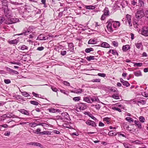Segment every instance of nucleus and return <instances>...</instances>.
I'll return each mask as SVG.
<instances>
[{"mask_svg": "<svg viewBox=\"0 0 148 148\" xmlns=\"http://www.w3.org/2000/svg\"><path fill=\"white\" fill-rule=\"evenodd\" d=\"M107 23H108L106 26L107 27L108 31L110 32H112L113 31L112 25L114 28L116 29L120 25V23L119 21H114L112 19L108 20Z\"/></svg>", "mask_w": 148, "mask_h": 148, "instance_id": "1", "label": "nucleus"}, {"mask_svg": "<svg viewBox=\"0 0 148 148\" xmlns=\"http://www.w3.org/2000/svg\"><path fill=\"white\" fill-rule=\"evenodd\" d=\"M83 100L85 101L90 103H92L94 101H98L99 99H98L93 98L90 96L84 97H83Z\"/></svg>", "mask_w": 148, "mask_h": 148, "instance_id": "2", "label": "nucleus"}, {"mask_svg": "<svg viewBox=\"0 0 148 148\" xmlns=\"http://www.w3.org/2000/svg\"><path fill=\"white\" fill-rule=\"evenodd\" d=\"M145 16L144 10L143 9L138 10L135 13V17L139 20L143 17Z\"/></svg>", "mask_w": 148, "mask_h": 148, "instance_id": "3", "label": "nucleus"}, {"mask_svg": "<svg viewBox=\"0 0 148 148\" xmlns=\"http://www.w3.org/2000/svg\"><path fill=\"white\" fill-rule=\"evenodd\" d=\"M4 10V15L5 17L9 20L12 16V14L11 11L8 8H5L3 7Z\"/></svg>", "mask_w": 148, "mask_h": 148, "instance_id": "4", "label": "nucleus"}, {"mask_svg": "<svg viewBox=\"0 0 148 148\" xmlns=\"http://www.w3.org/2000/svg\"><path fill=\"white\" fill-rule=\"evenodd\" d=\"M141 34L145 36H148V27H144L141 30Z\"/></svg>", "mask_w": 148, "mask_h": 148, "instance_id": "5", "label": "nucleus"}, {"mask_svg": "<svg viewBox=\"0 0 148 148\" xmlns=\"http://www.w3.org/2000/svg\"><path fill=\"white\" fill-rule=\"evenodd\" d=\"M78 108L80 110H83L87 108L86 103H79L78 106Z\"/></svg>", "mask_w": 148, "mask_h": 148, "instance_id": "6", "label": "nucleus"}, {"mask_svg": "<svg viewBox=\"0 0 148 148\" xmlns=\"http://www.w3.org/2000/svg\"><path fill=\"white\" fill-rule=\"evenodd\" d=\"M9 22L8 23H8V24H12L16 23L17 22L19 21V19L16 18H11V17L9 20Z\"/></svg>", "mask_w": 148, "mask_h": 148, "instance_id": "7", "label": "nucleus"}, {"mask_svg": "<svg viewBox=\"0 0 148 148\" xmlns=\"http://www.w3.org/2000/svg\"><path fill=\"white\" fill-rule=\"evenodd\" d=\"M86 124L89 125H91L93 127H96L97 125L93 121L90 120H88L86 122Z\"/></svg>", "mask_w": 148, "mask_h": 148, "instance_id": "8", "label": "nucleus"}, {"mask_svg": "<svg viewBox=\"0 0 148 148\" xmlns=\"http://www.w3.org/2000/svg\"><path fill=\"white\" fill-rule=\"evenodd\" d=\"M135 45L136 48L138 49H140L141 50L143 49V46L142 43L141 42L136 43L135 44Z\"/></svg>", "mask_w": 148, "mask_h": 148, "instance_id": "9", "label": "nucleus"}, {"mask_svg": "<svg viewBox=\"0 0 148 148\" xmlns=\"http://www.w3.org/2000/svg\"><path fill=\"white\" fill-rule=\"evenodd\" d=\"M18 111L22 114L25 115L30 116V113L29 112V111L27 110L24 109H21L18 110Z\"/></svg>", "mask_w": 148, "mask_h": 148, "instance_id": "10", "label": "nucleus"}, {"mask_svg": "<svg viewBox=\"0 0 148 148\" xmlns=\"http://www.w3.org/2000/svg\"><path fill=\"white\" fill-rule=\"evenodd\" d=\"M62 115L63 117L62 119H64L66 120H68L70 119L69 115L66 112L62 113Z\"/></svg>", "mask_w": 148, "mask_h": 148, "instance_id": "11", "label": "nucleus"}, {"mask_svg": "<svg viewBox=\"0 0 148 148\" xmlns=\"http://www.w3.org/2000/svg\"><path fill=\"white\" fill-rule=\"evenodd\" d=\"M83 92L84 91L82 89L79 88L75 89L73 91H71V92L76 94H80Z\"/></svg>", "mask_w": 148, "mask_h": 148, "instance_id": "12", "label": "nucleus"}, {"mask_svg": "<svg viewBox=\"0 0 148 148\" xmlns=\"http://www.w3.org/2000/svg\"><path fill=\"white\" fill-rule=\"evenodd\" d=\"M68 47L69 50L71 52H73L74 51V45L73 43H69Z\"/></svg>", "mask_w": 148, "mask_h": 148, "instance_id": "13", "label": "nucleus"}, {"mask_svg": "<svg viewBox=\"0 0 148 148\" xmlns=\"http://www.w3.org/2000/svg\"><path fill=\"white\" fill-rule=\"evenodd\" d=\"M29 29H27V28L25 29L23 31V32L19 34L18 35H26L28 34V33H29L30 32Z\"/></svg>", "mask_w": 148, "mask_h": 148, "instance_id": "14", "label": "nucleus"}, {"mask_svg": "<svg viewBox=\"0 0 148 148\" xmlns=\"http://www.w3.org/2000/svg\"><path fill=\"white\" fill-rule=\"evenodd\" d=\"M103 12V14L106 15V16H108L109 15V11L108 8L106 7Z\"/></svg>", "mask_w": 148, "mask_h": 148, "instance_id": "15", "label": "nucleus"}, {"mask_svg": "<svg viewBox=\"0 0 148 148\" xmlns=\"http://www.w3.org/2000/svg\"><path fill=\"white\" fill-rule=\"evenodd\" d=\"M99 46L103 47L106 48H108L110 47V45L106 42H103Z\"/></svg>", "mask_w": 148, "mask_h": 148, "instance_id": "16", "label": "nucleus"}, {"mask_svg": "<svg viewBox=\"0 0 148 148\" xmlns=\"http://www.w3.org/2000/svg\"><path fill=\"white\" fill-rule=\"evenodd\" d=\"M134 123L138 128L141 129L142 128L141 124L139 121H138L135 120L134 121Z\"/></svg>", "mask_w": 148, "mask_h": 148, "instance_id": "17", "label": "nucleus"}, {"mask_svg": "<svg viewBox=\"0 0 148 148\" xmlns=\"http://www.w3.org/2000/svg\"><path fill=\"white\" fill-rule=\"evenodd\" d=\"M134 74L135 76L137 77H138L142 75L141 73L139 70L137 71L134 72Z\"/></svg>", "mask_w": 148, "mask_h": 148, "instance_id": "18", "label": "nucleus"}, {"mask_svg": "<svg viewBox=\"0 0 148 148\" xmlns=\"http://www.w3.org/2000/svg\"><path fill=\"white\" fill-rule=\"evenodd\" d=\"M97 43V41L95 39H90L88 41V43L91 44H95Z\"/></svg>", "mask_w": 148, "mask_h": 148, "instance_id": "19", "label": "nucleus"}, {"mask_svg": "<svg viewBox=\"0 0 148 148\" xmlns=\"http://www.w3.org/2000/svg\"><path fill=\"white\" fill-rule=\"evenodd\" d=\"M130 47L129 45H126L123 46L122 49L123 51H125L130 49Z\"/></svg>", "mask_w": 148, "mask_h": 148, "instance_id": "20", "label": "nucleus"}, {"mask_svg": "<svg viewBox=\"0 0 148 148\" xmlns=\"http://www.w3.org/2000/svg\"><path fill=\"white\" fill-rule=\"evenodd\" d=\"M3 5L5 6L4 8H8V2L6 0H3Z\"/></svg>", "mask_w": 148, "mask_h": 148, "instance_id": "21", "label": "nucleus"}, {"mask_svg": "<svg viewBox=\"0 0 148 148\" xmlns=\"http://www.w3.org/2000/svg\"><path fill=\"white\" fill-rule=\"evenodd\" d=\"M43 35H40L38 37V38L40 40H45L47 39L48 38V37H47V38H46L45 37L42 36Z\"/></svg>", "mask_w": 148, "mask_h": 148, "instance_id": "22", "label": "nucleus"}, {"mask_svg": "<svg viewBox=\"0 0 148 148\" xmlns=\"http://www.w3.org/2000/svg\"><path fill=\"white\" fill-rule=\"evenodd\" d=\"M95 56H88L86 58L87 60L88 61H90L92 60H94L95 59Z\"/></svg>", "mask_w": 148, "mask_h": 148, "instance_id": "23", "label": "nucleus"}, {"mask_svg": "<svg viewBox=\"0 0 148 148\" xmlns=\"http://www.w3.org/2000/svg\"><path fill=\"white\" fill-rule=\"evenodd\" d=\"M16 99H18L20 101H25L23 97L20 95H18L16 96Z\"/></svg>", "mask_w": 148, "mask_h": 148, "instance_id": "24", "label": "nucleus"}, {"mask_svg": "<svg viewBox=\"0 0 148 148\" xmlns=\"http://www.w3.org/2000/svg\"><path fill=\"white\" fill-rule=\"evenodd\" d=\"M103 120L106 121V123L107 124H109L111 123V121H110V118L108 117L105 118L103 119Z\"/></svg>", "mask_w": 148, "mask_h": 148, "instance_id": "25", "label": "nucleus"}, {"mask_svg": "<svg viewBox=\"0 0 148 148\" xmlns=\"http://www.w3.org/2000/svg\"><path fill=\"white\" fill-rule=\"evenodd\" d=\"M91 106H95V108L97 110H99L101 108V105L99 104H97L95 105L92 104L91 105Z\"/></svg>", "mask_w": 148, "mask_h": 148, "instance_id": "26", "label": "nucleus"}, {"mask_svg": "<svg viewBox=\"0 0 148 148\" xmlns=\"http://www.w3.org/2000/svg\"><path fill=\"white\" fill-rule=\"evenodd\" d=\"M123 145L125 148H132L131 145L127 143H124Z\"/></svg>", "mask_w": 148, "mask_h": 148, "instance_id": "27", "label": "nucleus"}, {"mask_svg": "<svg viewBox=\"0 0 148 148\" xmlns=\"http://www.w3.org/2000/svg\"><path fill=\"white\" fill-rule=\"evenodd\" d=\"M112 97L116 99H120L119 96L117 94H115L113 95L112 96Z\"/></svg>", "mask_w": 148, "mask_h": 148, "instance_id": "28", "label": "nucleus"}, {"mask_svg": "<svg viewBox=\"0 0 148 148\" xmlns=\"http://www.w3.org/2000/svg\"><path fill=\"white\" fill-rule=\"evenodd\" d=\"M18 42V41L16 39L10 40L9 41V43L11 44H16Z\"/></svg>", "mask_w": 148, "mask_h": 148, "instance_id": "29", "label": "nucleus"}, {"mask_svg": "<svg viewBox=\"0 0 148 148\" xmlns=\"http://www.w3.org/2000/svg\"><path fill=\"white\" fill-rule=\"evenodd\" d=\"M108 134L110 136H116L117 134L115 133H114L113 131H110L108 132Z\"/></svg>", "mask_w": 148, "mask_h": 148, "instance_id": "30", "label": "nucleus"}, {"mask_svg": "<svg viewBox=\"0 0 148 148\" xmlns=\"http://www.w3.org/2000/svg\"><path fill=\"white\" fill-rule=\"evenodd\" d=\"M19 48H20L22 50H24L25 49H27L28 47L25 45H23L22 46H20Z\"/></svg>", "mask_w": 148, "mask_h": 148, "instance_id": "31", "label": "nucleus"}, {"mask_svg": "<svg viewBox=\"0 0 148 148\" xmlns=\"http://www.w3.org/2000/svg\"><path fill=\"white\" fill-rule=\"evenodd\" d=\"M93 51V49L92 48L90 47L86 49L85 50V51L87 53H88L91 51Z\"/></svg>", "mask_w": 148, "mask_h": 148, "instance_id": "32", "label": "nucleus"}, {"mask_svg": "<svg viewBox=\"0 0 148 148\" xmlns=\"http://www.w3.org/2000/svg\"><path fill=\"white\" fill-rule=\"evenodd\" d=\"M48 110L50 112L55 113L57 112V110L54 108H49Z\"/></svg>", "mask_w": 148, "mask_h": 148, "instance_id": "33", "label": "nucleus"}, {"mask_svg": "<svg viewBox=\"0 0 148 148\" xmlns=\"http://www.w3.org/2000/svg\"><path fill=\"white\" fill-rule=\"evenodd\" d=\"M126 120L128 122H133V119L131 117H127L126 118Z\"/></svg>", "mask_w": 148, "mask_h": 148, "instance_id": "34", "label": "nucleus"}, {"mask_svg": "<svg viewBox=\"0 0 148 148\" xmlns=\"http://www.w3.org/2000/svg\"><path fill=\"white\" fill-rule=\"evenodd\" d=\"M126 87H127L130 85V84L127 81H125L123 83H122Z\"/></svg>", "mask_w": 148, "mask_h": 148, "instance_id": "35", "label": "nucleus"}, {"mask_svg": "<svg viewBox=\"0 0 148 148\" xmlns=\"http://www.w3.org/2000/svg\"><path fill=\"white\" fill-rule=\"evenodd\" d=\"M80 97H74L73 98V100L75 101H78L80 100Z\"/></svg>", "mask_w": 148, "mask_h": 148, "instance_id": "36", "label": "nucleus"}, {"mask_svg": "<svg viewBox=\"0 0 148 148\" xmlns=\"http://www.w3.org/2000/svg\"><path fill=\"white\" fill-rule=\"evenodd\" d=\"M30 102L31 104L36 106L38 105L39 104L38 102L34 101H30Z\"/></svg>", "mask_w": 148, "mask_h": 148, "instance_id": "37", "label": "nucleus"}, {"mask_svg": "<svg viewBox=\"0 0 148 148\" xmlns=\"http://www.w3.org/2000/svg\"><path fill=\"white\" fill-rule=\"evenodd\" d=\"M22 95L25 97H28L29 96V95L26 92H21Z\"/></svg>", "mask_w": 148, "mask_h": 148, "instance_id": "38", "label": "nucleus"}, {"mask_svg": "<svg viewBox=\"0 0 148 148\" xmlns=\"http://www.w3.org/2000/svg\"><path fill=\"white\" fill-rule=\"evenodd\" d=\"M110 90L116 93H117L118 92L117 90L115 87H112L110 88Z\"/></svg>", "mask_w": 148, "mask_h": 148, "instance_id": "39", "label": "nucleus"}, {"mask_svg": "<svg viewBox=\"0 0 148 148\" xmlns=\"http://www.w3.org/2000/svg\"><path fill=\"white\" fill-rule=\"evenodd\" d=\"M112 109L113 110H116V111H117L119 112H121V109L117 107H112Z\"/></svg>", "mask_w": 148, "mask_h": 148, "instance_id": "40", "label": "nucleus"}, {"mask_svg": "<svg viewBox=\"0 0 148 148\" xmlns=\"http://www.w3.org/2000/svg\"><path fill=\"white\" fill-rule=\"evenodd\" d=\"M144 3L143 1L142 0H139L138 1V5L139 6H142L144 5Z\"/></svg>", "mask_w": 148, "mask_h": 148, "instance_id": "41", "label": "nucleus"}, {"mask_svg": "<svg viewBox=\"0 0 148 148\" xmlns=\"http://www.w3.org/2000/svg\"><path fill=\"white\" fill-rule=\"evenodd\" d=\"M142 63H141L138 62V63H136L134 64V66H138L140 67L142 66Z\"/></svg>", "mask_w": 148, "mask_h": 148, "instance_id": "42", "label": "nucleus"}, {"mask_svg": "<svg viewBox=\"0 0 148 148\" xmlns=\"http://www.w3.org/2000/svg\"><path fill=\"white\" fill-rule=\"evenodd\" d=\"M139 121L142 123H143L145 122V119L143 116H140L139 118Z\"/></svg>", "mask_w": 148, "mask_h": 148, "instance_id": "43", "label": "nucleus"}, {"mask_svg": "<svg viewBox=\"0 0 148 148\" xmlns=\"http://www.w3.org/2000/svg\"><path fill=\"white\" fill-rule=\"evenodd\" d=\"M85 8L87 9H93L94 8V6L92 5H88L86 6Z\"/></svg>", "mask_w": 148, "mask_h": 148, "instance_id": "44", "label": "nucleus"}, {"mask_svg": "<svg viewBox=\"0 0 148 148\" xmlns=\"http://www.w3.org/2000/svg\"><path fill=\"white\" fill-rule=\"evenodd\" d=\"M41 2L44 5V7L46 8L47 7V5L46 4V0H41Z\"/></svg>", "mask_w": 148, "mask_h": 148, "instance_id": "45", "label": "nucleus"}, {"mask_svg": "<svg viewBox=\"0 0 148 148\" xmlns=\"http://www.w3.org/2000/svg\"><path fill=\"white\" fill-rule=\"evenodd\" d=\"M34 145L41 147L42 145L41 144L37 142H34Z\"/></svg>", "mask_w": 148, "mask_h": 148, "instance_id": "46", "label": "nucleus"}, {"mask_svg": "<svg viewBox=\"0 0 148 148\" xmlns=\"http://www.w3.org/2000/svg\"><path fill=\"white\" fill-rule=\"evenodd\" d=\"M138 21L136 20H135L134 21H133V24L134 25V26L135 27H137V23H138Z\"/></svg>", "mask_w": 148, "mask_h": 148, "instance_id": "47", "label": "nucleus"}, {"mask_svg": "<svg viewBox=\"0 0 148 148\" xmlns=\"http://www.w3.org/2000/svg\"><path fill=\"white\" fill-rule=\"evenodd\" d=\"M126 18L127 21H131V16L129 14H127L126 15Z\"/></svg>", "mask_w": 148, "mask_h": 148, "instance_id": "48", "label": "nucleus"}, {"mask_svg": "<svg viewBox=\"0 0 148 148\" xmlns=\"http://www.w3.org/2000/svg\"><path fill=\"white\" fill-rule=\"evenodd\" d=\"M30 125L31 127H34L37 126V123H30Z\"/></svg>", "mask_w": 148, "mask_h": 148, "instance_id": "49", "label": "nucleus"}, {"mask_svg": "<svg viewBox=\"0 0 148 148\" xmlns=\"http://www.w3.org/2000/svg\"><path fill=\"white\" fill-rule=\"evenodd\" d=\"M5 20L4 18L0 16V25Z\"/></svg>", "mask_w": 148, "mask_h": 148, "instance_id": "50", "label": "nucleus"}, {"mask_svg": "<svg viewBox=\"0 0 148 148\" xmlns=\"http://www.w3.org/2000/svg\"><path fill=\"white\" fill-rule=\"evenodd\" d=\"M142 95L146 97H148V94L146 92H144L142 93Z\"/></svg>", "mask_w": 148, "mask_h": 148, "instance_id": "51", "label": "nucleus"}, {"mask_svg": "<svg viewBox=\"0 0 148 148\" xmlns=\"http://www.w3.org/2000/svg\"><path fill=\"white\" fill-rule=\"evenodd\" d=\"M101 79H93L92 82H100Z\"/></svg>", "mask_w": 148, "mask_h": 148, "instance_id": "52", "label": "nucleus"}, {"mask_svg": "<svg viewBox=\"0 0 148 148\" xmlns=\"http://www.w3.org/2000/svg\"><path fill=\"white\" fill-rule=\"evenodd\" d=\"M97 75L99 76L102 77H105L106 76V74L104 73H98Z\"/></svg>", "mask_w": 148, "mask_h": 148, "instance_id": "53", "label": "nucleus"}, {"mask_svg": "<svg viewBox=\"0 0 148 148\" xmlns=\"http://www.w3.org/2000/svg\"><path fill=\"white\" fill-rule=\"evenodd\" d=\"M112 44L114 47H117L118 45V43L117 42L113 41L112 42Z\"/></svg>", "mask_w": 148, "mask_h": 148, "instance_id": "54", "label": "nucleus"}, {"mask_svg": "<svg viewBox=\"0 0 148 148\" xmlns=\"http://www.w3.org/2000/svg\"><path fill=\"white\" fill-rule=\"evenodd\" d=\"M44 49V48L43 47H38L37 48L36 50L39 51H41L43 50Z\"/></svg>", "mask_w": 148, "mask_h": 148, "instance_id": "55", "label": "nucleus"}, {"mask_svg": "<svg viewBox=\"0 0 148 148\" xmlns=\"http://www.w3.org/2000/svg\"><path fill=\"white\" fill-rule=\"evenodd\" d=\"M49 133V132L48 131H44L41 132H40V134H42L48 135Z\"/></svg>", "mask_w": 148, "mask_h": 148, "instance_id": "56", "label": "nucleus"}, {"mask_svg": "<svg viewBox=\"0 0 148 148\" xmlns=\"http://www.w3.org/2000/svg\"><path fill=\"white\" fill-rule=\"evenodd\" d=\"M63 84L67 86H70V83L66 81H64L63 82Z\"/></svg>", "mask_w": 148, "mask_h": 148, "instance_id": "57", "label": "nucleus"}, {"mask_svg": "<svg viewBox=\"0 0 148 148\" xmlns=\"http://www.w3.org/2000/svg\"><path fill=\"white\" fill-rule=\"evenodd\" d=\"M4 82L6 84H9L11 83V81L9 79H5L4 80Z\"/></svg>", "mask_w": 148, "mask_h": 148, "instance_id": "58", "label": "nucleus"}, {"mask_svg": "<svg viewBox=\"0 0 148 148\" xmlns=\"http://www.w3.org/2000/svg\"><path fill=\"white\" fill-rule=\"evenodd\" d=\"M66 51H62L61 52L60 54L64 56L66 54Z\"/></svg>", "mask_w": 148, "mask_h": 148, "instance_id": "59", "label": "nucleus"}, {"mask_svg": "<svg viewBox=\"0 0 148 148\" xmlns=\"http://www.w3.org/2000/svg\"><path fill=\"white\" fill-rule=\"evenodd\" d=\"M52 90L55 92H57L58 90V89L57 88L54 87L53 86H51V88Z\"/></svg>", "mask_w": 148, "mask_h": 148, "instance_id": "60", "label": "nucleus"}, {"mask_svg": "<svg viewBox=\"0 0 148 148\" xmlns=\"http://www.w3.org/2000/svg\"><path fill=\"white\" fill-rule=\"evenodd\" d=\"M144 14V16H145L146 17L148 18V10L145 12Z\"/></svg>", "mask_w": 148, "mask_h": 148, "instance_id": "61", "label": "nucleus"}, {"mask_svg": "<svg viewBox=\"0 0 148 148\" xmlns=\"http://www.w3.org/2000/svg\"><path fill=\"white\" fill-rule=\"evenodd\" d=\"M106 15L103 14L101 17V20H104L106 18Z\"/></svg>", "mask_w": 148, "mask_h": 148, "instance_id": "62", "label": "nucleus"}, {"mask_svg": "<svg viewBox=\"0 0 148 148\" xmlns=\"http://www.w3.org/2000/svg\"><path fill=\"white\" fill-rule=\"evenodd\" d=\"M112 53L113 54V55H116V54L117 55H118V53L116 52V51L115 50H112Z\"/></svg>", "mask_w": 148, "mask_h": 148, "instance_id": "63", "label": "nucleus"}, {"mask_svg": "<svg viewBox=\"0 0 148 148\" xmlns=\"http://www.w3.org/2000/svg\"><path fill=\"white\" fill-rule=\"evenodd\" d=\"M60 91L61 92L63 93L65 95H68V94L67 93L66 91L64 90H60Z\"/></svg>", "mask_w": 148, "mask_h": 148, "instance_id": "64", "label": "nucleus"}]
</instances>
